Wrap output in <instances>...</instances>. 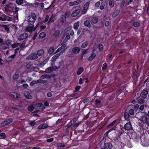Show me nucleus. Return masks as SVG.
Here are the masks:
<instances>
[{
  "label": "nucleus",
  "mask_w": 149,
  "mask_h": 149,
  "mask_svg": "<svg viewBox=\"0 0 149 149\" xmlns=\"http://www.w3.org/2000/svg\"><path fill=\"white\" fill-rule=\"evenodd\" d=\"M136 114L140 115L139 120L142 123L146 125L149 124V117L145 112L139 111Z\"/></svg>",
  "instance_id": "obj_1"
},
{
  "label": "nucleus",
  "mask_w": 149,
  "mask_h": 149,
  "mask_svg": "<svg viewBox=\"0 0 149 149\" xmlns=\"http://www.w3.org/2000/svg\"><path fill=\"white\" fill-rule=\"evenodd\" d=\"M36 17L35 14L33 13L29 14L27 17V21L29 25H33L35 23Z\"/></svg>",
  "instance_id": "obj_2"
},
{
  "label": "nucleus",
  "mask_w": 149,
  "mask_h": 149,
  "mask_svg": "<svg viewBox=\"0 0 149 149\" xmlns=\"http://www.w3.org/2000/svg\"><path fill=\"white\" fill-rule=\"evenodd\" d=\"M13 121V119L12 118L6 119L1 122V125L2 127H4Z\"/></svg>",
  "instance_id": "obj_3"
},
{
  "label": "nucleus",
  "mask_w": 149,
  "mask_h": 149,
  "mask_svg": "<svg viewBox=\"0 0 149 149\" xmlns=\"http://www.w3.org/2000/svg\"><path fill=\"white\" fill-rule=\"evenodd\" d=\"M123 128L125 130L130 131L132 129L131 123L130 122L126 123L124 125Z\"/></svg>",
  "instance_id": "obj_4"
},
{
  "label": "nucleus",
  "mask_w": 149,
  "mask_h": 149,
  "mask_svg": "<svg viewBox=\"0 0 149 149\" xmlns=\"http://www.w3.org/2000/svg\"><path fill=\"white\" fill-rule=\"evenodd\" d=\"M96 55V52H95L94 49H93L91 56L88 58V60L89 61H92L95 58Z\"/></svg>",
  "instance_id": "obj_5"
},
{
  "label": "nucleus",
  "mask_w": 149,
  "mask_h": 149,
  "mask_svg": "<svg viewBox=\"0 0 149 149\" xmlns=\"http://www.w3.org/2000/svg\"><path fill=\"white\" fill-rule=\"evenodd\" d=\"M120 138L119 136H116L114 137L112 140V141L117 146L120 145L121 144V142L119 140V139Z\"/></svg>",
  "instance_id": "obj_6"
},
{
  "label": "nucleus",
  "mask_w": 149,
  "mask_h": 149,
  "mask_svg": "<svg viewBox=\"0 0 149 149\" xmlns=\"http://www.w3.org/2000/svg\"><path fill=\"white\" fill-rule=\"evenodd\" d=\"M64 62L63 60H61L57 63L58 66H54V70L55 71H57L58 70V69H60L61 67L64 65Z\"/></svg>",
  "instance_id": "obj_7"
},
{
  "label": "nucleus",
  "mask_w": 149,
  "mask_h": 149,
  "mask_svg": "<svg viewBox=\"0 0 149 149\" xmlns=\"http://www.w3.org/2000/svg\"><path fill=\"white\" fill-rule=\"evenodd\" d=\"M141 143L143 146L147 147L149 146V141L146 139H145L142 140L141 139Z\"/></svg>",
  "instance_id": "obj_8"
},
{
  "label": "nucleus",
  "mask_w": 149,
  "mask_h": 149,
  "mask_svg": "<svg viewBox=\"0 0 149 149\" xmlns=\"http://www.w3.org/2000/svg\"><path fill=\"white\" fill-rule=\"evenodd\" d=\"M28 35L27 33H24L19 36L18 39L20 41L26 39L28 37Z\"/></svg>",
  "instance_id": "obj_9"
},
{
  "label": "nucleus",
  "mask_w": 149,
  "mask_h": 149,
  "mask_svg": "<svg viewBox=\"0 0 149 149\" xmlns=\"http://www.w3.org/2000/svg\"><path fill=\"white\" fill-rule=\"evenodd\" d=\"M38 58L37 54L33 53L31 54L26 57L27 59H36Z\"/></svg>",
  "instance_id": "obj_10"
},
{
  "label": "nucleus",
  "mask_w": 149,
  "mask_h": 149,
  "mask_svg": "<svg viewBox=\"0 0 149 149\" xmlns=\"http://www.w3.org/2000/svg\"><path fill=\"white\" fill-rule=\"evenodd\" d=\"M148 94V91L144 89L141 93V96L143 99H146L147 97Z\"/></svg>",
  "instance_id": "obj_11"
},
{
  "label": "nucleus",
  "mask_w": 149,
  "mask_h": 149,
  "mask_svg": "<svg viewBox=\"0 0 149 149\" xmlns=\"http://www.w3.org/2000/svg\"><path fill=\"white\" fill-rule=\"evenodd\" d=\"M104 147L106 149H111L113 147V145L110 142L105 143Z\"/></svg>",
  "instance_id": "obj_12"
},
{
  "label": "nucleus",
  "mask_w": 149,
  "mask_h": 149,
  "mask_svg": "<svg viewBox=\"0 0 149 149\" xmlns=\"http://www.w3.org/2000/svg\"><path fill=\"white\" fill-rule=\"evenodd\" d=\"M80 10L79 9H76L74 10L72 14V16L75 17L77 16L80 13Z\"/></svg>",
  "instance_id": "obj_13"
},
{
  "label": "nucleus",
  "mask_w": 149,
  "mask_h": 149,
  "mask_svg": "<svg viewBox=\"0 0 149 149\" xmlns=\"http://www.w3.org/2000/svg\"><path fill=\"white\" fill-rule=\"evenodd\" d=\"M48 125L47 124L42 123L38 127V129L40 130L46 129L47 128Z\"/></svg>",
  "instance_id": "obj_14"
},
{
  "label": "nucleus",
  "mask_w": 149,
  "mask_h": 149,
  "mask_svg": "<svg viewBox=\"0 0 149 149\" xmlns=\"http://www.w3.org/2000/svg\"><path fill=\"white\" fill-rule=\"evenodd\" d=\"M80 50V49L78 47H74L72 49V51L74 54L78 53Z\"/></svg>",
  "instance_id": "obj_15"
},
{
  "label": "nucleus",
  "mask_w": 149,
  "mask_h": 149,
  "mask_svg": "<svg viewBox=\"0 0 149 149\" xmlns=\"http://www.w3.org/2000/svg\"><path fill=\"white\" fill-rule=\"evenodd\" d=\"M54 69H55V68H54V66H53L49 67L47 68L46 69L45 71L47 73H50L52 72L53 71H55L54 70Z\"/></svg>",
  "instance_id": "obj_16"
},
{
  "label": "nucleus",
  "mask_w": 149,
  "mask_h": 149,
  "mask_svg": "<svg viewBox=\"0 0 149 149\" xmlns=\"http://www.w3.org/2000/svg\"><path fill=\"white\" fill-rule=\"evenodd\" d=\"M90 20L91 22L95 24L97 23L98 20L97 18L96 17H91Z\"/></svg>",
  "instance_id": "obj_17"
},
{
  "label": "nucleus",
  "mask_w": 149,
  "mask_h": 149,
  "mask_svg": "<svg viewBox=\"0 0 149 149\" xmlns=\"http://www.w3.org/2000/svg\"><path fill=\"white\" fill-rule=\"evenodd\" d=\"M31 25V26H28L26 28V29L27 31L30 32L33 31L34 25Z\"/></svg>",
  "instance_id": "obj_18"
},
{
  "label": "nucleus",
  "mask_w": 149,
  "mask_h": 149,
  "mask_svg": "<svg viewBox=\"0 0 149 149\" xmlns=\"http://www.w3.org/2000/svg\"><path fill=\"white\" fill-rule=\"evenodd\" d=\"M49 102L47 101H46L44 103V105L40 103V104H39L38 106L40 107H41L42 106V108L43 109H44L45 108V107L44 106H49Z\"/></svg>",
  "instance_id": "obj_19"
},
{
  "label": "nucleus",
  "mask_w": 149,
  "mask_h": 149,
  "mask_svg": "<svg viewBox=\"0 0 149 149\" xmlns=\"http://www.w3.org/2000/svg\"><path fill=\"white\" fill-rule=\"evenodd\" d=\"M84 69L82 67H79L77 72V74L78 75H80L84 71Z\"/></svg>",
  "instance_id": "obj_20"
},
{
  "label": "nucleus",
  "mask_w": 149,
  "mask_h": 149,
  "mask_svg": "<svg viewBox=\"0 0 149 149\" xmlns=\"http://www.w3.org/2000/svg\"><path fill=\"white\" fill-rule=\"evenodd\" d=\"M11 94L13 95L14 98L15 100H17L19 97V95L17 93L14 92H12Z\"/></svg>",
  "instance_id": "obj_21"
},
{
  "label": "nucleus",
  "mask_w": 149,
  "mask_h": 149,
  "mask_svg": "<svg viewBox=\"0 0 149 149\" xmlns=\"http://www.w3.org/2000/svg\"><path fill=\"white\" fill-rule=\"evenodd\" d=\"M47 82L46 80L42 79H39L37 81V83L38 84H45Z\"/></svg>",
  "instance_id": "obj_22"
},
{
  "label": "nucleus",
  "mask_w": 149,
  "mask_h": 149,
  "mask_svg": "<svg viewBox=\"0 0 149 149\" xmlns=\"http://www.w3.org/2000/svg\"><path fill=\"white\" fill-rule=\"evenodd\" d=\"M120 13V10H115L114 11L112 15L113 17H115L117 16Z\"/></svg>",
  "instance_id": "obj_23"
},
{
  "label": "nucleus",
  "mask_w": 149,
  "mask_h": 149,
  "mask_svg": "<svg viewBox=\"0 0 149 149\" xmlns=\"http://www.w3.org/2000/svg\"><path fill=\"white\" fill-rule=\"evenodd\" d=\"M60 55V53H58L56 54L52 58V61H55L56 59L58 58Z\"/></svg>",
  "instance_id": "obj_24"
},
{
  "label": "nucleus",
  "mask_w": 149,
  "mask_h": 149,
  "mask_svg": "<svg viewBox=\"0 0 149 149\" xmlns=\"http://www.w3.org/2000/svg\"><path fill=\"white\" fill-rule=\"evenodd\" d=\"M1 26L4 28L6 31L9 32V29L8 27V26L7 25L2 24L0 25Z\"/></svg>",
  "instance_id": "obj_25"
},
{
  "label": "nucleus",
  "mask_w": 149,
  "mask_h": 149,
  "mask_svg": "<svg viewBox=\"0 0 149 149\" xmlns=\"http://www.w3.org/2000/svg\"><path fill=\"white\" fill-rule=\"evenodd\" d=\"M46 36V33L45 32H42L40 33L39 37V39H42L44 38Z\"/></svg>",
  "instance_id": "obj_26"
},
{
  "label": "nucleus",
  "mask_w": 149,
  "mask_h": 149,
  "mask_svg": "<svg viewBox=\"0 0 149 149\" xmlns=\"http://www.w3.org/2000/svg\"><path fill=\"white\" fill-rule=\"evenodd\" d=\"M70 15V14L69 12L66 11L65 13V15H63L62 16L65 19L66 18H68L69 17Z\"/></svg>",
  "instance_id": "obj_27"
},
{
  "label": "nucleus",
  "mask_w": 149,
  "mask_h": 149,
  "mask_svg": "<svg viewBox=\"0 0 149 149\" xmlns=\"http://www.w3.org/2000/svg\"><path fill=\"white\" fill-rule=\"evenodd\" d=\"M40 78L41 79H49L50 78L49 75L46 74H43L40 76Z\"/></svg>",
  "instance_id": "obj_28"
},
{
  "label": "nucleus",
  "mask_w": 149,
  "mask_h": 149,
  "mask_svg": "<svg viewBox=\"0 0 149 149\" xmlns=\"http://www.w3.org/2000/svg\"><path fill=\"white\" fill-rule=\"evenodd\" d=\"M24 95L27 99H31L32 98V96L30 95L29 92H27L25 93Z\"/></svg>",
  "instance_id": "obj_29"
},
{
  "label": "nucleus",
  "mask_w": 149,
  "mask_h": 149,
  "mask_svg": "<svg viewBox=\"0 0 149 149\" xmlns=\"http://www.w3.org/2000/svg\"><path fill=\"white\" fill-rule=\"evenodd\" d=\"M130 114L127 112H125L124 113V117L125 119L127 120L129 119L130 117Z\"/></svg>",
  "instance_id": "obj_30"
},
{
  "label": "nucleus",
  "mask_w": 149,
  "mask_h": 149,
  "mask_svg": "<svg viewBox=\"0 0 149 149\" xmlns=\"http://www.w3.org/2000/svg\"><path fill=\"white\" fill-rule=\"evenodd\" d=\"M7 16L3 14L2 16L0 17V20L2 21H5L6 20Z\"/></svg>",
  "instance_id": "obj_31"
},
{
  "label": "nucleus",
  "mask_w": 149,
  "mask_h": 149,
  "mask_svg": "<svg viewBox=\"0 0 149 149\" xmlns=\"http://www.w3.org/2000/svg\"><path fill=\"white\" fill-rule=\"evenodd\" d=\"M60 33V31L59 30H57L55 31L53 33V36L55 37H58Z\"/></svg>",
  "instance_id": "obj_32"
},
{
  "label": "nucleus",
  "mask_w": 149,
  "mask_h": 149,
  "mask_svg": "<svg viewBox=\"0 0 149 149\" xmlns=\"http://www.w3.org/2000/svg\"><path fill=\"white\" fill-rule=\"evenodd\" d=\"M84 25L87 27H90L91 26V25L90 22L88 20L85 21L84 22Z\"/></svg>",
  "instance_id": "obj_33"
},
{
  "label": "nucleus",
  "mask_w": 149,
  "mask_h": 149,
  "mask_svg": "<svg viewBox=\"0 0 149 149\" xmlns=\"http://www.w3.org/2000/svg\"><path fill=\"white\" fill-rule=\"evenodd\" d=\"M44 51L43 49H41L38 50L37 52V54L39 56H42L44 53Z\"/></svg>",
  "instance_id": "obj_34"
},
{
  "label": "nucleus",
  "mask_w": 149,
  "mask_h": 149,
  "mask_svg": "<svg viewBox=\"0 0 149 149\" xmlns=\"http://www.w3.org/2000/svg\"><path fill=\"white\" fill-rule=\"evenodd\" d=\"M126 144L127 146L130 148H132L133 146V145L130 140H128L127 141Z\"/></svg>",
  "instance_id": "obj_35"
},
{
  "label": "nucleus",
  "mask_w": 149,
  "mask_h": 149,
  "mask_svg": "<svg viewBox=\"0 0 149 149\" xmlns=\"http://www.w3.org/2000/svg\"><path fill=\"white\" fill-rule=\"evenodd\" d=\"M79 22L78 21L74 24L73 26V28L74 29L76 30L78 29L79 25Z\"/></svg>",
  "instance_id": "obj_36"
},
{
  "label": "nucleus",
  "mask_w": 149,
  "mask_h": 149,
  "mask_svg": "<svg viewBox=\"0 0 149 149\" xmlns=\"http://www.w3.org/2000/svg\"><path fill=\"white\" fill-rule=\"evenodd\" d=\"M143 99H142L141 98L139 99L138 100V103L141 104H143L144 103L145 101Z\"/></svg>",
  "instance_id": "obj_37"
},
{
  "label": "nucleus",
  "mask_w": 149,
  "mask_h": 149,
  "mask_svg": "<svg viewBox=\"0 0 149 149\" xmlns=\"http://www.w3.org/2000/svg\"><path fill=\"white\" fill-rule=\"evenodd\" d=\"M34 109V107L32 105H30L29 106L27 107L28 110L32 112Z\"/></svg>",
  "instance_id": "obj_38"
},
{
  "label": "nucleus",
  "mask_w": 149,
  "mask_h": 149,
  "mask_svg": "<svg viewBox=\"0 0 149 149\" xmlns=\"http://www.w3.org/2000/svg\"><path fill=\"white\" fill-rule=\"evenodd\" d=\"M107 64L106 63H104L103 65L102 68V70L103 71H105L107 69Z\"/></svg>",
  "instance_id": "obj_39"
},
{
  "label": "nucleus",
  "mask_w": 149,
  "mask_h": 149,
  "mask_svg": "<svg viewBox=\"0 0 149 149\" xmlns=\"http://www.w3.org/2000/svg\"><path fill=\"white\" fill-rule=\"evenodd\" d=\"M135 112V111L133 109H130L129 110L128 113L130 115L133 116L134 115Z\"/></svg>",
  "instance_id": "obj_40"
},
{
  "label": "nucleus",
  "mask_w": 149,
  "mask_h": 149,
  "mask_svg": "<svg viewBox=\"0 0 149 149\" xmlns=\"http://www.w3.org/2000/svg\"><path fill=\"white\" fill-rule=\"evenodd\" d=\"M134 110L135 112H136L137 110L139 109V106L138 104H136L134 105Z\"/></svg>",
  "instance_id": "obj_41"
},
{
  "label": "nucleus",
  "mask_w": 149,
  "mask_h": 149,
  "mask_svg": "<svg viewBox=\"0 0 149 149\" xmlns=\"http://www.w3.org/2000/svg\"><path fill=\"white\" fill-rule=\"evenodd\" d=\"M133 26L135 27H138L140 26V23L137 22H134L132 23V24Z\"/></svg>",
  "instance_id": "obj_42"
},
{
  "label": "nucleus",
  "mask_w": 149,
  "mask_h": 149,
  "mask_svg": "<svg viewBox=\"0 0 149 149\" xmlns=\"http://www.w3.org/2000/svg\"><path fill=\"white\" fill-rule=\"evenodd\" d=\"M117 120H115L114 121H113L112 122L110 123L108 126H107L108 127H109L110 126H112L113 125L115 124L117 122Z\"/></svg>",
  "instance_id": "obj_43"
},
{
  "label": "nucleus",
  "mask_w": 149,
  "mask_h": 149,
  "mask_svg": "<svg viewBox=\"0 0 149 149\" xmlns=\"http://www.w3.org/2000/svg\"><path fill=\"white\" fill-rule=\"evenodd\" d=\"M54 17V16H53V15L51 16V17H50L48 22V24H49L50 23L53 22H54V20L53 19Z\"/></svg>",
  "instance_id": "obj_44"
},
{
  "label": "nucleus",
  "mask_w": 149,
  "mask_h": 149,
  "mask_svg": "<svg viewBox=\"0 0 149 149\" xmlns=\"http://www.w3.org/2000/svg\"><path fill=\"white\" fill-rule=\"evenodd\" d=\"M88 42L86 41L85 42L83 43L81 45V47L82 48H85L88 45Z\"/></svg>",
  "instance_id": "obj_45"
},
{
  "label": "nucleus",
  "mask_w": 149,
  "mask_h": 149,
  "mask_svg": "<svg viewBox=\"0 0 149 149\" xmlns=\"http://www.w3.org/2000/svg\"><path fill=\"white\" fill-rule=\"evenodd\" d=\"M109 5L111 8H112L114 5V3L112 0H110L109 2Z\"/></svg>",
  "instance_id": "obj_46"
},
{
  "label": "nucleus",
  "mask_w": 149,
  "mask_h": 149,
  "mask_svg": "<svg viewBox=\"0 0 149 149\" xmlns=\"http://www.w3.org/2000/svg\"><path fill=\"white\" fill-rule=\"evenodd\" d=\"M54 48L53 47L50 48L49 50V54H52L54 52Z\"/></svg>",
  "instance_id": "obj_47"
},
{
  "label": "nucleus",
  "mask_w": 149,
  "mask_h": 149,
  "mask_svg": "<svg viewBox=\"0 0 149 149\" xmlns=\"http://www.w3.org/2000/svg\"><path fill=\"white\" fill-rule=\"evenodd\" d=\"M19 77V74H15L13 76V78L14 79H17Z\"/></svg>",
  "instance_id": "obj_48"
},
{
  "label": "nucleus",
  "mask_w": 149,
  "mask_h": 149,
  "mask_svg": "<svg viewBox=\"0 0 149 149\" xmlns=\"http://www.w3.org/2000/svg\"><path fill=\"white\" fill-rule=\"evenodd\" d=\"M66 44L62 43L61 45V47H60L61 49H63V50H66L65 47L66 46Z\"/></svg>",
  "instance_id": "obj_49"
},
{
  "label": "nucleus",
  "mask_w": 149,
  "mask_h": 149,
  "mask_svg": "<svg viewBox=\"0 0 149 149\" xmlns=\"http://www.w3.org/2000/svg\"><path fill=\"white\" fill-rule=\"evenodd\" d=\"M125 3V0H122L120 3V8L122 9L124 6Z\"/></svg>",
  "instance_id": "obj_50"
},
{
  "label": "nucleus",
  "mask_w": 149,
  "mask_h": 149,
  "mask_svg": "<svg viewBox=\"0 0 149 149\" xmlns=\"http://www.w3.org/2000/svg\"><path fill=\"white\" fill-rule=\"evenodd\" d=\"M29 124L31 126H33L36 124V123L35 120H32L29 122Z\"/></svg>",
  "instance_id": "obj_51"
},
{
  "label": "nucleus",
  "mask_w": 149,
  "mask_h": 149,
  "mask_svg": "<svg viewBox=\"0 0 149 149\" xmlns=\"http://www.w3.org/2000/svg\"><path fill=\"white\" fill-rule=\"evenodd\" d=\"M57 146L58 147H65V145L64 144H63L62 143H57Z\"/></svg>",
  "instance_id": "obj_52"
},
{
  "label": "nucleus",
  "mask_w": 149,
  "mask_h": 149,
  "mask_svg": "<svg viewBox=\"0 0 149 149\" xmlns=\"http://www.w3.org/2000/svg\"><path fill=\"white\" fill-rule=\"evenodd\" d=\"M16 3L19 5H21L23 3V0H16Z\"/></svg>",
  "instance_id": "obj_53"
},
{
  "label": "nucleus",
  "mask_w": 149,
  "mask_h": 149,
  "mask_svg": "<svg viewBox=\"0 0 149 149\" xmlns=\"http://www.w3.org/2000/svg\"><path fill=\"white\" fill-rule=\"evenodd\" d=\"M37 83V81L33 80L30 83V86H33L34 84H36Z\"/></svg>",
  "instance_id": "obj_54"
},
{
  "label": "nucleus",
  "mask_w": 149,
  "mask_h": 149,
  "mask_svg": "<svg viewBox=\"0 0 149 149\" xmlns=\"http://www.w3.org/2000/svg\"><path fill=\"white\" fill-rule=\"evenodd\" d=\"M112 131V130H109L107 131L104 134V136L105 137L108 136V135L109 132Z\"/></svg>",
  "instance_id": "obj_55"
},
{
  "label": "nucleus",
  "mask_w": 149,
  "mask_h": 149,
  "mask_svg": "<svg viewBox=\"0 0 149 149\" xmlns=\"http://www.w3.org/2000/svg\"><path fill=\"white\" fill-rule=\"evenodd\" d=\"M101 103V102L100 100L96 99L95 101V104L96 105H100Z\"/></svg>",
  "instance_id": "obj_56"
},
{
  "label": "nucleus",
  "mask_w": 149,
  "mask_h": 149,
  "mask_svg": "<svg viewBox=\"0 0 149 149\" xmlns=\"http://www.w3.org/2000/svg\"><path fill=\"white\" fill-rule=\"evenodd\" d=\"M145 105L144 104L141 105L139 108V110L143 111L144 110Z\"/></svg>",
  "instance_id": "obj_57"
},
{
  "label": "nucleus",
  "mask_w": 149,
  "mask_h": 149,
  "mask_svg": "<svg viewBox=\"0 0 149 149\" xmlns=\"http://www.w3.org/2000/svg\"><path fill=\"white\" fill-rule=\"evenodd\" d=\"M0 136L2 137L3 139H5L6 137V135L5 133L3 132L0 134Z\"/></svg>",
  "instance_id": "obj_58"
},
{
  "label": "nucleus",
  "mask_w": 149,
  "mask_h": 149,
  "mask_svg": "<svg viewBox=\"0 0 149 149\" xmlns=\"http://www.w3.org/2000/svg\"><path fill=\"white\" fill-rule=\"evenodd\" d=\"M81 86H77L75 88V91H77L80 88Z\"/></svg>",
  "instance_id": "obj_59"
},
{
  "label": "nucleus",
  "mask_w": 149,
  "mask_h": 149,
  "mask_svg": "<svg viewBox=\"0 0 149 149\" xmlns=\"http://www.w3.org/2000/svg\"><path fill=\"white\" fill-rule=\"evenodd\" d=\"M39 68L38 67H34L33 68V70L34 72H38L39 71Z\"/></svg>",
  "instance_id": "obj_60"
},
{
  "label": "nucleus",
  "mask_w": 149,
  "mask_h": 149,
  "mask_svg": "<svg viewBox=\"0 0 149 149\" xmlns=\"http://www.w3.org/2000/svg\"><path fill=\"white\" fill-rule=\"evenodd\" d=\"M98 48L100 50H102L103 48V45L102 44H100L99 45H98Z\"/></svg>",
  "instance_id": "obj_61"
},
{
  "label": "nucleus",
  "mask_w": 149,
  "mask_h": 149,
  "mask_svg": "<svg viewBox=\"0 0 149 149\" xmlns=\"http://www.w3.org/2000/svg\"><path fill=\"white\" fill-rule=\"evenodd\" d=\"M49 60V58H47L46 59H45L43 61L42 63H43V65L46 64L48 61Z\"/></svg>",
  "instance_id": "obj_62"
},
{
  "label": "nucleus",
  "mask_w": 149,
  "mask_h": 149,
  "mask_svg": "<svg viewBox=\"0 0 149 149\" xmlns=\"http://www.w3.org/2000/svg\"><path fill=\"white\" fill-rule=\"evenodd\" d=\"M54 140L53 138H51L47 140L46 141L48 142H52Z\"/></svg>",
  "instance_id": "obj_63"
},
{
  "label": "nucleus",
  "mask_w": 149,
  "mask_h": 149,
  "mask_svg": "<svg viewBox=\"0 0 149 149\" xmlns=\"http://www.w3.org/2000/svg\"><path fill=\"white\" fill-rule=\"evenodd\" d=\"M46 27V26L45 25H41L40 26V28L41 30L45 29Z\"/></svg>",
  "instance_id": "obj_64"
}]
</instances>
